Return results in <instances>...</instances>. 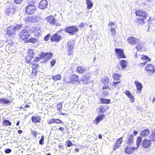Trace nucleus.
I'll list each match as a JSON object with an SVG mask.
<instances>
[{"instance_id":"f257e3e1","label":"nucleus","mask_w":155,"mask_h":155,"mask_svg":"<svg viewBox=\"0 0 155 155\" xmlns=\"http://www.w3.org/2000/svg\"><path fill=\"white\" fill-rule=\"evenodd\" d=\"M145 69L150 75H152L155 72V67L151 64H147L145 67Z\"/></svg>"},{"instance_id":"f03ea898","label":"nucleus","mask_w":155,"mask_h":155,"mask_svg":"<svg viewBox=\"0 0 155 155\" xmlns=\"http://www.w3.org/2000/svg\"><path fill=\"white\" fill-rule=\"evenodd\" d=\"M78 30L76 26H70L65 29V31L69 33L71 35H73Z\"/></svg>"},{"instance_id":"7ed1b4c3","label":"nucleus","mask_w":155,"mask_h":155,"mask_svg":"<svg viewBox=\"0 0 155 155\" xmlns=\"http://www.w3.org/2000/svg\"><path fill=\"white\" fill-rule=\"evenodd\" d=\"M30 36L29 31L26 30H23L20 33V38L23 40H26Z\"/></svg>"},{"instance_id":"20e7f679","label":"nucleus","mask_w":155,"mask_h":155,"mask_svg":"<svg viewBox=\"0 0 155 155\" xmlns=\"http://www.w3.org/2000/svg\"><path fill=\"white\" fill-rule=\"evenodd\" d=\"M127 41L130 44L133 45H136L139 42L140 40L138 38L130 36L128 38Z\"/></svg>"},{"instance_id":"39448f33","label":"nucleus","mask_w":155,"mask_h":155,"mask_svg":"<svg viewBox=\"0 0 155 155\" xmlns=\"http://www.w3.org/2000/svg\"><path fill=\"white\" fill-rule=\"evenodd\" d=\"M36 9L35 7L33 5H30L26 7L25 12L26 14L28 15L33 14Z\"/></svg>"},{"instance_id":"423d86ee","label":"nucleus","mask_w":155,"mask_h":155,"mask_svg":"<svg viewBox=\"0 0 155 155\" xmlns=\"http://www.w3.org/2000/svg\"><path fill=\"white\" fill-rule=\"evenodd\" d=\"M115 50L117 56L118 58H125V56L124 54V51L122 49L116 48Z\"/></svg>"},{"instance_id":"0eeeda50","label":"nucleus","mask_w":155,"mask_h":155,"mask_svg":"<svg viewBox=\"0 0 155 155\" xmlns=\"http://www.w3.org/2000/svg\"><path fill=\"white\" fill-rule=\"evenodd\" d=\"M15 6L13 5H11L9 6L6 10V14L8 15L10 13H13L16 10Z\"/></svg>"},{"instance_id":"6e6552de","label":"nucleus","mask_w":155,"mask_h":155,"mask_svg":"<svg viewBox=\"0 0 155 155\" xmlns=\"http://www.w3.org/2000/svg\"><path fill=\"white\" fill-rule=\"evenodd\" d=\"M53 56V54L51 53H44L42 52L41 54V57L46 60L51 58Z\"/></svg>"},{"instance_id":"1a4fd4ad","label":"nucleus","mask_w":155,"mask_h":155,"mask_svg":"<svg viewBox=\"0 0 155 155\" xmlns=\"http://www.w3.org/2000/svg\"><path fill=\"white\" fill-rule=\"evenodd\" d=\"M61 38V35L57 33H56L51 36L50 39L52 41L58 42L60 40Z\"/></svg>"},{"instance_id":"9d476101","label":"nucleus","mask_w":155,"mask_h":155,"mask_svg":"<svg viewBox=\"0 0 155 155\" xmlns=\"http://www.w3.org/2000/svg\"><path fill=\"white\" fill-rule=\"evenodd\" d=\"M136 15L137 16H139L143 18L144 19L146 18L147 17V13L143 11L138 10L136 11L135 12Z\"/></svg>"},{"instance_id":"9b49d317","label":"nucleus","mask_w":155,"mask_h":155,"mask_svg":"<svg viewBox=\"0 0 155 155\" xmlns=\"http://www.w3.org/2000/svg\"><path fill=\"white\" fill-rule=\"evenodd\" d=\"M137 149L134 147H130V146H127L125 150V153L128 154H130L133 153V152Z\"/></svg>"},{"instance_id":"f8f14e48","label":"nucleus","mask_w":155,"mask_h":155,"mask_svg":"<svg viewBox=\"0 0 155 155\" xmlns=\"http://www.w3.org/2000/svg\"><path fill=\"white\" fill-rule=\"evenodd\" d=\"M81 81H83V83L85 84H89L90 83L91 81L89 77L85 75L82 76Z\"/></svg>"},{"instance_id":"ddd939ff","label":"nucleus","mask_w":155,"mask_h":155,"mask_svg":"<svg viewBox=\"0 0 155 155\" xmlns=\"http://www.w3.org/2000/svg\"><path fill=\"white\" fill-rule=\"evenodd\" d=\"M151 142L150 140L145 139L142 142V145L143 147L147 148L151 145Z\"/></svg>"},{"instance_id":"4468645a","label":"nucleus","mask_w":155,"mask_h":155,"mask_svg":"<svg viewBox=\"0 0 155 155\" xmlns=\"http://www.w3.org/2000/svg\"><path fill=\"white\" fill-rule=\"evenodd\" d=\"M48 4V2L46 0H43L40 2L39 7L41 9H44L47 8Z\"/></svg>"},{"instance_id":"2eb2a0df","label":"nucleus","mask_w":155,"mask_h":155,"mask_svg":"<svg viewBox=\"0 0 155 155\" xmlns=\"http://www.w3.org/2000/svg\"><path fill=\"white\" fill-rule=\"evenodd\" d=\"M7 34L9 36H13L15 34V31L12 27H8L7 28Z\"/></svg>"},{"instance_id":"dca6fc26","label":"nucleus","mask_w":155,"mask_h":155,"mask_svg":"<svg viewBox=\"0 0 155 155\" xmlns=\"http://www.w3.org/2000/svg\"><path fill=\"white\" fill-rule=\"evenodd\" d=\"M46 20L50 24L52 25L54 24L56 22L54 17L53 16H49L47 17L46 18Z\"/></svg>"},{"instance_id":"f3484780","label":"nucleus","mask_w":155,"mask_h":155,"mask_svg":"<svg viewBox=\"0 0 155 155\" xmlns=\"http://www.w3.org/2000/svg\"><path fill=\"white\" fill-rule=\"evenodd\" d=\"M71 83L74 84L76 83H80V81L78 80V76L75 74H73L71 77Z\"/></svg>"},{"instance_id":"a211bd4d","label":"nucleus","mask_w":155,"mask_h":155,"mask_svg":"<svg viewBox=\"0 0 155 155\" xmlns=\"http://www.w3.org/2000/svg\"><path fill=\"white\" fill-rule=\"evenodd\" d=\"M124 93L130 99V101L131 102H134V97L129 91L126 90L124 91Z\"/></svg>"},{"instance_id":"6ab92c4d","label":"nucleus","mask_w":155,"mask_h":155,"mask_svg":"<svg viewBox=\"0 0 155 155\" xmlns=\"http://www.w3.org/2000/svg\"><path fill=\"white\" fill-rule=\"evenodd\" d=\"M104 117V114H102L99 116H98L95 119V121H94V123L97 125L103 119Z\"/></svg>"},{"instance_id":"aec40b11","label":"nucleus","mask_w":155,"mask_h":155,"mask_svg":"<svg viewBox=\"0 0 155 155\" xmlns=\"http://www.w3.org/2000/svg\"><path fill=\"white\" fill-rule=\"evenodd\" d=\"M134 136L133 134H130L128 138L127 144L130 145H132L134 143Z\"/></svg>"},{"instance_id":"412c9836","label":"nucleus","mask_w":155,"mask_h":155,"mask_svg":"<svg viewBox=\"0 0 155 155\" xmlns=\"http://www.w3.org/2000/svg\"><path fill=\"white\" fill-rule=\"evenodd\" d=\"M33 122L35 123H39L40 122L41 118L40 116H32L31 118Z\"/></svg>"},{"instance_id":"4be33fe9","label":"nucleus","mask_w":155,"mask_h":155,"mask_svg":"<svg viewBox=\"0 0 155 155\" xmlns=\"http://www.w3.org/2000/svg\"><path fill=\"white\" fill-rule=\"evenodd\" d=\"M33 32H34L35 34L40 35L41 32V30L38 27H33L32 28Z\"/></svg>"},{"instance_id":"5701e85b","label":"nucleus","mask_w":155,"mask_h":155,"mask_svg":"<svg viewBox=\"0 0 155 155\" xmlns=\"http://www.w3.org/2000/svg\"><path fill=\"white\" fill-rule=\"evenodd\" d=\"M120 64L123 69H124L127 66V62L124 60H122L120 62Z\"/></svg>"},{"instance_id":"b1692460","label":"nucleus","mask_w":155,"mask_h":155,"mask_svg":"<svg viewBox=\"0 0 155 155\" xmlns=\"http://www.w3.org/2000/svg\"><path fill=\"white\" fill-rule=\"evenodd\" d=\"M86 4L87 5V8L88 9H91L92 7L93 4L91 0H86Z\"/></svg>"},{"instance_id":"393cba45","label":"nucleus","mask_w":155,"mask_h":155,"mask_svg":"<svg viewBox=\"0 0 155 155\" xmlns=\"http://www.w3.org/2000/svg\"><path fill=\"white\" fill-rule=\"evenodd\" d=\"M134 83L136 86L137 90L139 91H141L143 88V86L141 83L137 81H135Z\"/></svg>"},{"instance_id":"a878e982","label":"nucleus","mask_w":155,"mask_h":155,"mask_svg":"<svg viewBox=\"0 0 155 155\" xmlns=\"http://www.w3.org/2000/svg\"><path fill=\"white\" fill-rule=\"evenodd\" d=\"M77 71L78 73L82 74L86 71V69L83 67H78L77 68Z\"/></svg>"},{"instance_id":"bb28decb","label":"nucleus","mask_w":155,"mask_h":155,"mask_svg":"<svg viewBox=\"0 0 155 155\" xmlns=\"http://www.w3.org/2000/svg\"><path fill=\"white\" fill-rule=\"evenodd\" d=\"M141 59L146 60V61L145 62L140 64H143V65H145L147 61H150V58H148L147 56H143L141 57Z\"/></svg>"},{"instance_id":"cd10ccee","label":"nucleus","mask_w":155,"mask_h":155,"mask_svg":"<svg viewBox=\"0 0 155 155\" xmlns=\"http://www.w3.org/2000/svg\"><path fill=\"white\" fill-rule=\"evenodd\" d=\"M149 132L150 131L149 130L147 129H146L141 132V135L143 137H146L148 135Z\"/></svg>"},{"instance_id":"c85d7f7f","label":"nucleus","mask_w":155,"mask_h":155,"mask_svg":"<svg viewBox=\"0 0 155 155\" xmlns=\"http://www.w3.org/2000/svg\"><path fill=\"white\" fill-rule=\"evenodd\" d=\"M74 45V41H69L67 47L68 48L73 49Z\"/></svg>"},{"instance_id":"c756f323","label":"nucleus","mask_w":155,"mask_h":155,"mask_svg":"<svg viewBox=\"0 0 155 155\" xmlns=\"http://www.w3.org/2000/svg\"><path fill=\"white\" fill-rule=\"evenodd\" d=\"M10 101L6 98H2L0 99V103L2 104H8L10 103Z\"/></svg>"},{"instance_id":"7c9ffc66","label":"nucleus","mask_w":155,"mask_h":155,"mask_svg":"<svg viewBox=\"0 0 155 155\" xmlns=\"http://www.w3.org/2000/svg\"><path fill=\"white\" fill-rule=\"evenodd\" d=\"M120 82V81H114L113 83V85L115 87L119 89L121 87V85L119 84Z\"/></svg>"},{"instance_id":"2f4dec72","label":"nucleus","mask_w":155,"mask_h":155,"mask_svg":"<svg viewBox=\"0 0 155 155\" xmlns=\"http://www.w3.org/2000/svg\"><path fill=\"white\" fill-rule=\"evenodd\" d=\"M121 75L118 74H114L113 75V77L114 80H116V81H118L120 78Z\"/></svg>"},{"instance_id":"473e14b6","label":"nucleus","mask_w":155,"mask_h":155,"mask_svg":"<svg viewBox=\"0 0 155 155\" xmlns=\"http://www.w3.org/2000/svg\"><path fill=\"white\" fill-rule=\"evenodd\" d=\"M52 79L54 81L59 80L61 79V76L60 75L58 74L52 77Z\"/></svg>"},{"instance_id":"72a5a7b5","label":"nucleus","mask_w":155,"mask_h":155,"mask_svg":"<svg viewBox=\"0 0 155 155\" xmlns=\"http://www.w3.org/2000/svg\"><path fill=\"white\" fill-rule=\"evenodd\" d=\"M142 140V138L141 137H139L137 138L136 143L137 144V147L136 148L137 149L139 147L141 142Z\"/></svg>"},{"instance_id":"f704fd0d","label":"nucleus","mask_w":155,"mask_h":155,"mask_svg":"<svg viewBox=\"0 0 155 155\" xmlns=\"http://www.w3.org/2000/svg\"><path fill=\"white\" fill-rule=\"evenodd\" d=\"M150 138L153 141L155 142V129L152 130V134L150 135Z\"/></svg>"},{"instance_id":"c9c22d12","label":"nucleus","mask_w":155,"mask_h":155,"mask_svg":"<svg viewBox=\"0 0 155 155\" xmlns=\"http://www.w3.org/2000/svg\"><path fill=\"white\" fill-rule=\"evenodd\" d=\"M32 17V22H36L40 20V18L37 16H33Z\"/></svg>"},{"instance_id":"e433bc0d","label":"nucleus","mask_w":155,"mask_h":155,"mask_svg":"<svg viewBox=\"0 0 155 155\" xmlns=\"http://www.w3.org/2000/svg\"><path fill=\"white\" fill-rule=\"evenodd\" d=\"M27 42L28 43L31 42L33 44H35L38 42V40L36 39L31 38L27 41Z\"/></svg>"},{"instance_id":"4c0bfd02","label":"nucleus","mask_w":155,"mask_h":155,"mask_svg":"<svg viewBox=\"0 0 155 155\" xmlns=\"http://www.w3.org/2000/svg\"><path fill=\"white\" fill-rule=\"evenodd\" d=\"M101 102L104 104H108L110 103V100L105 99L103 98H101Z\"/></svg>"},{"instance_id":"58836bf2","label":"nucleus","mask_w":155,"mask_h":155,"mask_svg":"<svg viewBox=\"0 0 155 155\" xmlns=\"http://www.w3.org/2000/svg\"><path fill=\"white\" fill-rule=\"evenodd\" d=\"M3 125L6 126H10L11 125V123L8 120H5L3 122Z\"/></svg>"},{"instance_id":"ea45409f","label":"nucleus","mask_w":155,"mask_h":155,"mask_svg":"<svg viewBox=\"0 0 155 155\" xmlns=\"http://www.w3.org/2000/svg\"><path fill=\"white\" fill-rule=\"evenodd\" d=\"M21 25H15L14 27L12 28L13 29L15 30V31L17 30H18L20 29L21 28Z\"/></svg>"},{"instance_id":"a19ab883","label":"nucleus","mask_w":155,"mask_h":155,"mask_svg":"<svg viewBox=\"0 0 155 155\" xmlns=\"http://www.w3.org/2000/svg\"><path fill=\"white\" fill-rule=\"evenodd\" d=\"M32 17H26V18L25 19V21L26 22H32Z\"/></svg>"},{"instance_id":"79ce46f5","label":"nucleus","mask_w":155,"mask_h":155,"mask_svg":"<svg viewBox=\"0 0 155 155\" xmlns=\"http://www.w3.org/2000/svg\"><path fill=\"white\" fill-rule=\"evenodd\" d=\"M143 45L141 43H139L136 46V48L138 51H140L142 47L143 46Z\"/></svg>"},{"instance_id":"37998d69","label":"nucleus","mask_w":155,"mask_h":155,"mask_svg":"<svg viewBox=\"0 0 155 155\" xmlns=\"http://www.w3.org/2000/svg\"><path fill=\"white\" fill-rule=\"evenodd\" d=\"M62 103L61 102L59 103L57 105V109L58 110H61L62 108Z\"/></svg>"},{"instance_id":"c03bdc74","label":"nucleus","mask_w":155,"mask_h":155,"mask_svg":"<svg viewBox=\"0 0 155 155\" xmlns=\"http://www.w3.org/2000/svg\"><path fill=\"white\" fill-rule=\"evenodd\" d=\"M118 143H117L116 142L115 144L114 145L113 149L114 150H115L117 148L120 147V144H118Z\"/></svg>"},{"instance_id":"a18cd8bd","label":"nucleus","mask_w":155,"mask_h":155,"mask_svg":"<svg viewBox=\"0 0 155 155\" xmlns=\"http://www.w3.org/2000/svg\"><path fill=\"white\" fill-rule=\"evenodd\" d=\"M145 19L143 18H139L138 19V22L139 23L141 24H143L144 23V20Z\"/></svg>"},{"instance_id":"49530a36","label":"nucleus","mask_w":155,"mask_h":155,"mask_svg":"<svg viewBox=\"0 0 155 155\" xmlns=\"http://www.w3.org/2000/svg\"><path fill=\"white\" fill-rule=\"evenodd\" d=\"M73 49L68 48V54L69 55H71L73 53Z\"/></svg>"},{"instance_id":"de8ad7c7","label":"nucleus","mask_w":155,"mask_h":155,"mask_svg":"<svg viewBox=\"0 0 155 155\" xmlns=\"http://www.w3.org/2000/svg\"><path fill=\"white\" fill-rule=\"evenodd\" d=\"M123 138V137H121L120 138L118 139L116 141V142L117 143H118L119 144H120V145L121 144L123 141H122V139Z\"/></svg>"},{"instance_id":"09e8293b","label":"nucleus","mask_w":155,"mask_h":155,"mask_svg":"<svg viewBox=\"0 0 155 155\" xmlns=\"http://www.w3.org/2000/svg\"><path fill=\"white\" fill-rule=\"evenodd\" d=\"M50 36L51 35L49 34H48L44 37V40L46 41H48L49 40Z\"/></svg>"},{"instance_id":"8fccbe9b","label":"nucleus","mask_w":155,"mask_h":155,"mask_svg":"<svg viewBox=\"0 0 155 155\" xmlns=\"http://www.w3.org/2000/svg\"><path fill=\"white\" fill-rule=\"evenodd\" d=\"M44 140V137L42 135L41 137V138L39 141V143L41 145L43 144V142Z\"/></svg>"},{"instance_id":"3c124183","label":"nucleus","mask_w":155,"mask_h":155,"mask_svg":"<svg viewBox=\"0 0 155 155\" xmlns=\"http://www.w3.org/2000/svg\"><path fill=\"white\" fill-rule=\"evenodd\" d=\"M66 144L68 147H70L73 145V144L70 140H69L67 142Z\"/></svg>"},{"instance_id":"603ef678","label":"nucleus","mask_w":155,"mask_h":155,"mask_svg":"<svg viewBox=\"0 0 155 155\" xmlns=\"http://www.w3.org/2000/svg\"><path fill=\"white\" fill-rule=\"evenodd\" d=\"M99 109L100 110V112L101 113H103L105 112L104 108L103 106H101L99 107Z\"/></svg>"},{"instance_id":"864d4df0","label":"nucleus","mask_w":155,"mask_h":155,"mask_svg":"<svg viewBox=\"0 0 155 155\" xmlns=\"http://www.w3.org/2000/svg\"><path fill=\"white\" fill-rule=\"evenodd\" d=\"M111 32L112 33V34L113 35H114V34L116 33V30L114 28H111Z\"/></svg>"},{"instance_id":"5fc2aeb1","label":"nucleus","mask_w":155,"mask_h":155,"mask_svg":"<svg viewBox=\"0 0 155 155\" xmlns=\"http://www.w3.org/2000/svg\"><path fill=\"white\" fill-rule=\"evenodd\" d=\"M55 119L52 118L51 120L48 122V124H50L53 123H55Z\"/></svg>"},{"instance_id":"6e6d98bb","label":"nucleus","mask_w":155,"mask_h":155,"mask_svg":"<svg viewBox=\"0 0 155 155\" xmlns=\"http://www.w3.org/2000/svg\"><path fill=\"white\" fill-rule=\"evenodd\" d=\"M56 61L54 59H53L51 62V65L52 66H54L56 63Z\"/></svg>"},{"instance_id":"4d7b16f0","label":"nucleus","mask_w":155,"mask_h":155,"mask_svg":"<svg viewBox=\"0 0 155 155\" xmlns=\"http://www.w3.org/2000/svg\"><path fill=\"white\" fill-rule=\"evenodd\" d=\"M11 152V150L9 148H7L5 150V152L6 153H10Z\"/></svg>"},{"instance_id":"13d9d810","label":"nucleus","mask_w":155,"mask_h":155,"mask_svg":"<svg viewBox=\"0 0 155 155\" xmlns=\"http://www.w3.org/2000/svg\"><path fill=\"white\" fill-rule=\"evenodd\" d=\"M55 123H58V124H60L61 123H62L63 122L58 119H55Z\"/></svg>"},{"instance_id":"bf43d9fd","label":"nucleus","mask_w":155,"mask_h":155,"mask_svg":"<svg viewBox=\"0 0 155 155\" xmlns=\"http://www.w3.org/2000/svg\"><path fill=\"white\" fill-rule=\"evenodd\" d=\"M31 133L33 134V135L35 137H36L37 135V133L36 131H35L34 130H32L31 131Z\"/></svg>"},{"instance_id":"052dcab7","label":"nucleus","mask_w":155,"mask_h":155,"mask_svg":"<svg viewBox=\"0 0 155 155\" xmlns=\"http://www.w3.org/2000/svg\"><path fill=\"white\" fill-rule=\"evenodd\" d=\"M22 1V0H15V3L18 4L20 3Z\"/></svg>"},{"instance_id":"680f3d73","label":"nucleus","mask_w":155,"mask_h":155,"mask_svg":"<svg viewBox=\"0 0 155 155\" xmlns=\"http://www.w3.org/2000/svg\"><path fill=\"white\" fill-rule=\"evenodd\" d=\"M85 23H83V22H82V23H81L79 25V27H80V28H82V27H83L84 26V25H85Z\"/></svg>"},{"instance_id":"e2e57ef3","label":"nucleus","mask_w":155,"mask_h":155,"mask_svg":"<svg viewBox=\"0 0 155 155\" xmlns=\"http://www.w3.org/2000/svg\"><path fill=\"white\" fill-rule=\"evenodd\" d=\"M29 56H27V58L29 57L31 59L33 57V54H31L30 52L29 53Z\"/></svg>"},{"instance_id":"0e129e2a","label":"nucleus","mask_w":155,"mask_h":155,"mask_svg":"<svg viewBox=\"0 0 155 155\" xmlns=\"http://www.w3.org/2000/svg\"><path fill=\"white\" fill-rule=\"evenodd\" d=\"M115 24V23L114 22H110L109 24L108 25V26H112L113 25H114Z\"/></svg>"},{"instance_id":"69168bd1","label":"nucleus","mask_w":155,"mask_h":155,"mask_svg":"<svg viewBox=\"0 0 155 155\" xmlns=\"http://www.w3.org/2000/svg\"><path fill=\"white\" fill-rule=\"evenodd\" d=\"M103 95H108V93L107 91H104L103 92Z\"/></svg>"},{"instance_id":"338daca9","label":"nucleus","mask_w":155,"mask_h":155,"mask_svg":"<svg viewBox=\"0 0 155 155\" xmlns=\"http://www.w3.org/2000/svg\"><path fill=\"white\" fill-rule=\"evenodd\" d=\"M108 87V86L106 85H104V86L103 87V89H107Z\"/></svg>"},{"instance_id":"774afa93","label":"nucleus","mask_w":155,"mask_h":155,"mask_svg":"<svg viewBox=\"0 0 155 155\" xmlns=\"http://www.w3.org/2000/svg\"><path fill=\"white\" fill-rule=\"evenodd\" d=\"M133 133L135 135H136L137 134L138 132L136 131H134Z\"/></svg>"}]
</instances>
